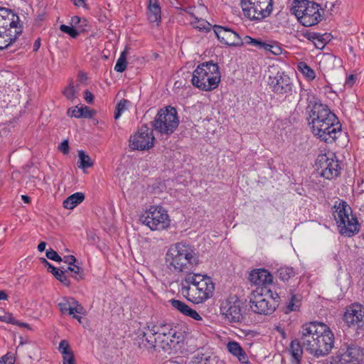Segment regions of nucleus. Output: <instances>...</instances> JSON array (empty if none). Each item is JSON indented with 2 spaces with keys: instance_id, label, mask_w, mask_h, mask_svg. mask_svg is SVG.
Wrapping results in <instances>:
<instances>
[{
  "instance_id": "f257e3e1",
  "label": "nucleus",
  "mask_w": 364,
  "mask_h": 364,
  "mask_svg": "<svg viewBox=\"0 0 364 364\" xmlns=\"http://www.w3.org/2000/svg\"><path fill=\"white\" fill-rule=\"evenodd\" d=\"M166 262L173 273H184L181 282V292L188 301L202 304L211 298L215 291V284L207 274L193 273L199 264L196 250L185 242L171 245L166 254Z\"/></svg>"
},
{
  "instance_id": "f03ea898",
  "label": "nucleus",
  "mask_w": 364,
  "mask_h": 364,
  "mask_svg": "<svg viewBox=\"0 0 364 364\" xmlns=\"http://www.w3.org/2000/svg\"><path fill=\"white\" fill-rule=\"evenodd\" d=\"M309 109V125L312 133L321 140L331 143L341 132V126L329 107L319 100L310 101Z\"/></svg>"
},
{
  "instance_id": "7ed1b4c3",
  "label": "nucleus",
  "mask_w": 364,
  "mask_h": 364,
  "mask_svg": "<svg viewBox=\"0 0 364 364\" xmlns=\"http://www.w3.org/2000/svg\"><path fill=\"white\" fill-rule=\"evenodd\" d=\"M299 334L301 335L304 349L314 357L327 355L333 347L334 334L323 323H306L301 326Z\"/></svg>"
},
{
  "instance_id": "20e7f679",
  "label": "nucleus",
  "mask_w": 364,
  "mask_h": 364,
  "mask_svg": "<svg viewBox=\"0 0 364 364\" xmlns=\"http://www.w3.org/2000/svg\"><path fill=\"white\" fill-rule=\"evenodd\" d=\"M220 72L217 63L208 61L200 64L193 73L192 84L202 91L215 89L220 82Z\"/></svg>"
},
{
  "instance_id": "39448f33",
  "label": "nucleus",
  "mask_w": 364,
  "mask_h": 364,
  "mask_svg": "<svg viewBox=\"0 0 364 364\" xmlns=\"http://www.w3.org/2000/svg\"><path fill=\"white\" fill-rule=\"evenodd\" d=\"M19 17L11 10L0 7V50L7 48L22 33Z\"/></svg>"
},
{
  "instance_id": "423d86ee",
  "label": "nucleus",
  "mask_w": 364,
  "mask_h": 364,
  "mask_svg": "<svg viewBox=\"0 0 364 364\" xmlns=\"http://www.w3.org/2000/svg\"><path fill=\"white\" fill-rule=\"evenodd\" d=\"M333 208V215L340 234L349 237L357 234L359 232V223L347 203L340 201Z\"/></svg>"
},
{
  "instance_id": "0eeeda50",
  "label": "nucleus",
  "mask_w": 364,
  "mask_h": 364,
  "mask_svg": "<svg viewBox=\"0 0 364 364\" xmlns=\"http://www.w3.org/2000/svg\"><path fill=\"white\" fill-rule=\"evenodd\" d=\"M291 11L304 26H311L321 21L323 9L314 1L294 0Z\"/></svg>"
},
{
  "instance_id": "6e6552de",
  "label": "nucleus",
  "mask_w": 364,
  "mask_h": 364,
  "mask_svg": "<svg viewBox=\"0 0 364 364\" xmlns=\"http://www.w3.org/2000/svg\"><path fill=\"white\" fill-rule=\"evenodd\" d=\"M273 296L272 291L264 287H257L252 291L250 297V308L258 314H271L279 304L277 294Z\"/></svg>"
},
{
  "instance_id": "1a4fd4ad",
  "label": "nucleus",
  "mask_w": 364,
  "mask_h": 364,
  "mask_svg": "<svg viewBox=\"0 0 364 364\" xmlns=\"http://www.w3.org/2000/svg\"><path fill=\"white\" fill-rule=\"evenodd\" d=\"M179 124L176 109L171 106L161 109L153 121V127L161 135H170Z\"/></svg>"
},
{
  "instance_id": "9d476101",
  "label": "nucleus",
  "mask_w": 364,
  "mask_h": 364,
  "mask_svg": "<svg viewBox=\"0 0 364 364\" xmlns=\"http://www.w3.org/2000/svg\"><path fill=\"white\" fill-rule=\"evenodd\" d=\"M243 14L250 21H260L269 16L273 9L272 0H241Z\"/></svg>"
},
{
  "instance_id": "9b49d317",
  "label": "nucleus",
  "mask_w": 364,
  "mask_h": 364,
  "mask_svg": "<svg viewBox=\"0 0 364 364\" xmlns=\"http://www.w3.org/2000/svg\"><path fill=\"white\" fill-rule=\"evenodd\" d=\"M140 220L151 230H164L170 225L167 211L162 206H150L140 216Z\"/></svg>"
},
{
  "instance_id": "f8f14e48",
  "label": "nucleus",
  "mask_w": 364,
  "mask_h": 364,
  "mask_svg": "<svg viewBox=\"0 0 364 364\" xmlns=\"http://www.w3.org/2000/svg\"><path fill=\"white\" fill-rule=\"evenodd\" d=\"M154 140L152 129L144 125L130 136L129 148L132 150H148L153 147Z\"/></svg>"
},
{
  "instance_id": "ddd939ff",
  "label": "nucleus",
  "mask_w": 364,
  "mask_h": 364,
  "mask_svg": "<svg viewBox=\"0 0 364 364\" xmlns=\"http://www.w3.org/2000/svg\"><path fill=\"white\" fill-rule=\"evenodd\" d=\"M315 166L320 175L326 179H333L340 174L341 167L338 161L326 154L318 155Z\"/></svg>"
},
{
  "instance_id": "4468645a",
  "label": "nucleus",
  "mask_w": 364,
  "mask_h": 364,
  "mask_svg": "<svg viewBox=\"0 0 364 364\" xmlns=\"http://www.w3.org/2000/svg\"><path fill=\"white\" fill-rule=\"evenodd\" d=\"M221 314L230 322H241L244 317L242 311V303L237 297H232L223 303L220 307Z\"/></svg>"
},
{
  "instance_id": "2eb2a0df",
  "label": "nucleus",
  "mask_w": 364,
  "mask_h": 364,
  "mask_svg": "<svg viewBox=\"0 0 364 364\" xmlns=\"http://www.w3.org/2000/svg\"><path fill=\"white\" fill-rule=\"evenodd\" d=\"M343 319L350 328L362 327L364 325V305L360 303H353L348 306L343 314Z\"/></svg>"
},
{
  "instance_id": "dca6fc26",
  "label": "nucleus",
  "mask_w": 364,
  "mask_h": 364,
  "mask_svg": "<svg viewBox=\"0 0 364 364\" xmlns=\"http://www.w3.org/2000/svg\"><path fill=\"white\" fill-rule=\"evenodd\" d=\"M213 31L220 43L229 46H242V38L235 31L228 27L215 25Z\"/></svg>"
},
{
  "instance_id": "f3484780",
  "label": "nucleus",
  "mask_w": 364,
  "mask_h": 364,
  "mask_svg": "<svg viewBox=\"0 0 364 364\" xmlns=\"http://www.w3.org/2000/svg\"><path fill=\"white\" fill-rule=\"evenodd\" d=\"M134 340L140 348H152L156 350V336L149 326L143 329H138Z\"/></svg>"
},
{
  "instance_id": "a211bd4d",
  "label": "nucleus",
  "mask_w": 364,
  "mask_h": 364,
  "mask_svg": "<svg viewBox=\"0 0 364 364\" xmlns=\"http://www.w3.org/2000/svg\"><path fill=\"white\" fill-rule=\"evenodd\" d=\"M151 331H154L155 334L168 336L169 337L177 339L183 338V332L180 327L171 322H161L154 325L151 327Z\"/></svg>"
},
{
  "instance_id": "6ab92c4d",
  "label": "nucleus",
  "mask_w": 364,
  "mask_h": 364,
  "mask_svg": "<svg viewBox=\"0 0 364 364\" xmlns=\"http://www.w3.org/2000/svg\"><path fill=\"white\" fill-rule=\"evenodd\" d=\"M363 359V350L356 344H350L347 347L338 360V364H360Z\"/></svg>"
},
{
  "instance_id": "aec40b11",
  "label": "nucleus",
  "mask_w": 364,
  "mask_h": 364,
  "mask_svg": "<svg viewBox=\"0 0 364 364\" xmlns=\"http://www.w3.org/2000/svg\"><path fill=\"white\" fill-rule=\"evenodd\" d=\"M249 280L252 284L258 286V287H262V286L271 284L273 277L265 269H256L250 273Z\"/></svg>"
},
{
  "instance_id": "412c9836",
  "label": "nucleus",
  "mask_w": 364,
  "mask_h": 364,
  "mask_svg": "<svg viewBox=\"0 0 364 364\" xmlns=\"http://www.w3.org/2000/svg\"><path fill=\"white\" fill-rule=\"evenodd\" d=\"M268 82L276 91H291L293 87L290 77L284 73H278L274 77L270 76Z\"/></svg>"
},
{
  "instance_id": "4be33fe9",
  "label": "nucleus",
  "mask_w": 364,
  "mask_h": 364,
  "mask_svg": "<svg viewBox=\"0 0 364 364\" xmlns=\"http://www.w3.org/2000/svg\"><path fill=\"white\" fill-rule=\"evenodd\" d=\"M60 312L63 314L72 315L73 314H82L84 308L79 304L74 299H63L58 304Z\"/></svg>"
},
{
  "instance_id": "5701e85b",
  "label": "nucleus",
  "mask_w": 364,
  "mask_h": 364,
  "mask_svg": "<svg viewBox=\"0 0 364 364\" xmlns=\"http://www.w3.org/2000/svg\"><path fill=\"white\" fill-rule=\"evenodd\" d=\"M156 349H162L164 351H168L176 344H178L183 339L173 338L168 336L155 334Z\"/></svg>"
},
{
  "instance_id": "b1692460",
  "label": "nucleus",
  "mask_w": 364,
  "mask_h": 364,
  "mask_svg": "<svg viewBox=\"0 0 364 364\" xmlns=\"http://www.w3.org/2000/svg\"><path fill=\"white\" fill-rule=\"evenodd\" d=\"M227 348L229 353L237 357L242 364H250L247 353L237 342H228L227 344Z\"/></svg>"
},
{
  "instance_id": "393cba45",
  "label": "nucleus",
  "mask_w": 364,
  "mask_h": 364,
  "mask_svg": "<svg viewBox=\"0 0 364 364\" xmlns=\"http://www.w3.org/2000/svg\"><path fill=\"white\" fill-rule=\"evenodd\" d=\"M161 6L159 0H149L147 18L151 23L161 21Z\"/></svg>"
},
{
  "instance_id": "a878e982",
  "label": "nucleus",
  "mask_w": 364,
  "mask_h": 364,
  "mask_svg": "<svg viewBox=\"0 0 364 364\" xmlns=\"http://www.w3.org/2000/svg\"><path fill=\"white\" fill-rule=\"evenodd\" d=\"M304 348L301 335L299 334V338L293 340L290 345L291 354L296 364H299L301 362Z\"/></svg>"
},
{
  "instance_id": "bb28decb",
  "label": "nucleus",
  "mask_w": 364,
  "mask_h": 364,
  "mask_svg": "<svg viewBox=\"0 0 364 364\" xmlns=\"http://www.w3.org/2000/svg\"><path fill=\"white\" fill-rule=\"evenodd\" d=\"M68 114L70 116L75 117L76 118H91L93 117L95 112L90 107L81 105L80 107L75 106L73 108H70L68 110Z\"/></svg>"
},
{
  "instance_id": "cd10ccee",
  "label": "nucleus",
  "mask_w": 364,
  "mask_h": 364,
  "mask_svg": "<svg viewBox=\"0 0 364 364\" xmlns=\"http://www.w3.org/2000/svg\"><path fill=\"white\" fill-rule=\"evenodd\" d=\"M219 359L210 353H198L194 355L189 364H218Z\"/></svg>"
},
{
  "instance_id": "c85d7f7f",
  "label": "nucleus",
  "mask_w": 364,
  "mask_h": 364,
  "mask_svg": "<svg viewBox=\"0 0 364 364\" xmlns=\"http://www.w3.org/2000/svg\"><path fill=\"white\" fill-rule=\"evenodd\" d=\"M85 199L84 193L81 192H77L68 196L63 201V207L66 209L72 210L75 208L77 205L81 203Z\"/></svg>"
},
{
  "instance_id": "c756f323",
  "label": "nucleus",
  "mask_w": 364,
  "mask_h": 364,
  "mask_svg": "<svg viewBox=\"0 0 364 364\" xmlns=\"http://www.w3.org/2000/svg\"><path fill=\"white\" fill-rule=\"evenodd\" d=\"M48 272H51L55 279L60 281L65 286L68 287L70 284V279L65 274L67 270L63 271L53 265H49Z\"/></svg>"
},
{
  "instance_id": "7c9ffc66",
  "label": "nucleus",
  "mask_w": 364,
  "mask_h": 364,
  "mask_svg": "<svg viewBox=\"0 0 364 364\" xmlns=\"http://www.w3.org/2000/svg\"><path fill=\"white\" fill-rule=\"evenodd\" d=\"M242 46L250 45L260 50H265V48H267V42L263 41L260 38H253L249 36H245L242 38Z\"/></svg>"
},
{
  "instance_id": "2f4dec72",
  "label": "nucleus",
  "mask_w": 364,
  "mask_h": 364,
  "mask_svg": "<svg viewBox=\"0 0 364 364\" xmlns=\"http://www.w3.org/2000/svg\"><path fill=\"white\" fill-rule=\"evenodd\" d=\"M78 167L80 168H87L92 166L93 162L91 158L85 154L84 151H78Z\"/></svg>"
},
{
  "instance_id": "473e14b6",
  "label": "nucleus",
  "mask_w": 364,
  "mask_h": 364,
  "mask_svg": "<svg viewBox=\"0 0 364 364\" xmlns=\"http://www.w3.org/2000/svg\"><path fill=\"white\" fill-rule=\"evenodd\" d=\"M294 274L295 272L292 267H283L277 270V276L282 281H288Z\"/></svg>"
},
{
  "instance_id": "72a5a7b5",
  "label": "nucleus",
  "mask_w": 364,
  "mask_h": 364,
  "mask_svg": "<svg viewBox=\"0 0 364 364\" xmlns=\"http://www.w3.org/2000/svg\"><path fill=\"white\" fill-rule=\"evenodd\" d=\"M127 50L125 49L122 52L119 58L117 60V63L114 66V70L117 72L122 73L127 68Z\"/></svg>"
},
{
  "instance_id": "f704fd0d",
  "label": "nucleus",
  "mask_w": 364,
  "mask_h": 364,
  "mask_svg": "<svg viewBox=\"0 0 364 364\" xmlns=\"http://www.w3.org/2000/svg\"><path fill=\"white\" fill-rule=\"evenodd\" d=\"M299 70L309 80L315 77V73L306 63L300 62L298 64Z\"/></svg>"
},
{
  "instance_id": "c9c22d12",
  "label": "nucleus",
  "mask_w": 364,
  "mask_h": 364,
  "mask_svg": "<svg viewBox=\"0 0 364 364\" xmlns=\"http://www.w3.org/2000/svg\"><path fill=\"white\" fill-rule=\"evenodd\" d=\"M170 303L171 304V306L179 311L181 313H182L183 315H186L189 306L185 304L184 302L176 300V299H171L170 300Z\"/></svg>"
},
{
  "instance_id": "e433bc0d",
  "label": "nucleus",
  "mask_w": 364,
  "mask_h": 364,
  "mask_svg": "<svg viewBox=\"0 0 364 364\" xmlns=\"http://www.w3.org/2000/svg\"><path fill=\"white\" fill-rule=\"evenodd\" d=\"M129 102L127 100H120L116 106V110L114 112V119H117L122 115V113L127 109V105Z\"/></svg>"
},
{
  "instance_id": "4c0bfd02",
  "label": "nucleus",
  "mask_w": 364,
  "mask_h": 364,
  "mask_svg": "<svg viewBox=\"0 0 364 364\" xmlns=\"http://www.w3.org/2000/svg\"><path fill=\"white\" fill-rule=\"evenodd\" d=\"M265 51H269L274 55H279L282 54V48L277 42L270 41L267 43V48H265Z\"/></svg>"
},
{
  "instance_id": "58836bf2",
  "label": "nucleus",
  "mask_w": 364,
  "mask_h": 364,
  "mask_svg": "<svg viewBox=\"0 0 364 364\" xmlns=\"http://www.w3.org/2000/svg\"><path fill=\"white\" fill-rule=\"evenodd\" d=\"M60 30L62 32L68 34L73 38H77L80 35V32L73 26H68L67 25L62 24L60 26Z\"/></svg>"
},
{
  "instance_id": "ea45409f",
  "label": "nucleus",
  "mask_w": 364,
  "mask_h": 364,
  "mask_svg": "<svg viewBox=\"0 0 364 364\" xmlns=\"http://www.w3.org/2000/svg\"><path fill=\"white\" fill-rule=\"evenodd\" d=\"M58 350L61 353L63 357H64V355L73 354L68 342L65 340H62L60 342Z\"/></svg>"
},
{
  "instance_id": "a19ab883",
  "label": "nucleus",
  "mask_w": 364,
  "mask_h": 364,
  "mask_svg": "<svg viewBox=\"0 0 364 364\" xmlns=\"http://www.w3.org/2000/svg\"><path fill=\"white\" fill-rule=\"evenodd\" d=\"M68 270L73 273V277L75 279L79 280L82 278V270L79 266L73 264L68 267L67 271Z\"/></svg>"
},
{
  "instance_id": "79ce46f5",
  "label": "nucleus",
  "mask_w": 364,
  "mask_h": 364,
  "mask_svg": "<svg viewBox=\"0 0 364 364\" xmlns=\"http://www.w3.org/2000/svg\"><path fill=\"white\" fill-rule=\"evenodd\" d=\"M309 39H312L317 48L322 49L325 46V43L323 42L322 37L318 33H313L310 36Z\"/></svg>"
},
{
  "instance_id": "37998d69",
  "label": "nucleus",
  "mask_w": 364,
  "mask_h": 364,
  "mask_svg": "<svg viewBox=\"0 0 364 364\" xmlns=\"http://www.w3.org/2000/svg\"><path fill=\"white\" fill-rule=\"evenodd\" d=\"M46 257L48 259L55 261V262H61L62 261V258L53 249H49L46 251Z\"/></svg>"
},
{
  "instance_id": "c03bdc74",
  "label": "nucleus",
  "mask_w": 364,
  "mask_h": 364,
  "mask_svg": "<svg viewBox=\"0 0 364 364\" xmlns=\"http://www.w3.org/2000/svg\"><path fill=\"white\" fill-rule=\"evenodd\" d=\"M185 316H189L196 321H202L201 316L194 309L191 307L188 308Z\"/></svg>"
},
{
  "instance_id": "a18cd8bd",
  "label": "nucleus",
  "mask_w": 364,
  "mask_h": 364,
  "mask_svg": "<svg viewBox=\"0 0 364 364\" xmlns=\"http://www.w3.org/2000/svg\"><path fill=\"white\" fill-rule=\"evenodd\" d=\"M357 80V77L355 75H350L346 80L345 82V89H351L353 85L355 84Z\"/></svg>"
},
{
  "instance_id": "49530a36",
  "label": "nucleus",
  "mask_w": 364,
  "mask_h": 364,
  "mask_svg": "<svg viewBox=\"0 0 364 364\" xmlns=\"http://www.w3.org/2000/svg\"><path fill=\"white\" fill-rule=\"evenodd\" d=\"M198 25L196 26V28H198L199 31H210L211 25L208 22L204 20H201L198 21Z\"/></svg>"
},
{
  "instance_id": "de8ad7c7",
  "label": "nucleus",
  "mask_w": 364,
  "mask_h": 364,
  "mask_svg": "<svg viewBox=\"0 0 364 364\" xmlns=\"http://www.w3.org/2000/svg\"><path fill=\"white\" fill-rule=\"evenodd\" d=\"M295 301L296 296L294 295L291 296V301L289 302L287 306L288 311H286V313H288L289 311H296L299 309V305L296 304Z\"/></svg>"
},
{
  "instance_id": "09e8293b",
  "label": "nucleus",
  "mask_w": 364,
  "mask_h": 364,
  "mask_svg": "<svg viewBox=\"0 0 364 364\" xmlns=\"http://www.w3.org/2000/svg\"><path fill=\"white\" fill-rule=\"evenodd\" d=\"M59 150L63 154H66L69 151V144L67 140H64L58 146Z\"/></svg>"
},
{
  "instance_id": "8fccbe9b",
  "label": "nucleus",
  "mask_w": 364,
  "mask_h": 364,
  "mask_svg": "<svg viewBox=\"0 0 364 364\" xmlns=\"http://www.w3.org/2000/svg\"><path fill=\"white\" fill-rule=\"evenodd\" d=\"M63 364H76L74 354L64 355L63 357Z\"/></svg>"
},
{
  "instance_id": "3c124183",
  "label": "nucleus",
  "mask_w": 364,
  "mask_h": 364,
  "mask_svg": "<svg viewBox=\"0 0 364 364\" xmlns=\"http://www.w3.org/2000/svg\"><path fill=\"white\" fill-rule=\"evenodd\" d=\"M15 318L11 314H6L4 316H0V321H4L8 323L14 324Z\"/></svg>"
},
{
  "instance_id": "603ef678",
  "label": "nucleus",
  "mask_w": 364,
  "mask_h": 364,
  "mask_svg": "<svg viewBox=\"0 0 364 364\" xmlns=\"http://www.w3.org/2000/svg\"><path fill=\"white\" fill-rule=\"evenodd\" d=\"M62 261L70 266L75 264L76 259L73 255H67L62 258Z\"/></svg>"
},
{
  "instance_id": "864d4df0",
  "label": "nucleus",
  "mask_w": 364,
  "mask_h": 364,
  "mask_svg": "<svg viewBox=\"0 0 364 364\" xmlns=\"http://www.w3.org/2000/svg\"><path fill=\"white\" fill-rule=\"evenodd\" d=\"M87 80V73L80 71L77 75V82L80 84H85Z\"/></svg>"
},
{
  "instance_id": "5fc2aeb1",
  "label": "nucleus",
  "mask_w": 364,
  "mask_h": 364,
  "mask_svg": "<svg viewBox=\"0 0 364 364\" xmlns=\"http://www.w3.org/2000/svg\"><path fill=\"white\" fill-rule=\"evenodd\" d=\"M85 97H84V99L85 100L89 103V104H92L93 100H94V95H92V92H85Z\"/></svg>"
},
{
  "instance_id": "6e6d98bb",
  "label": "nucleus",
  "mask_w": 364,
  "mask_h": 364,
  "mask_svg": "<svg viewBox=\"0 0 364 364\" xmlns=\"http://www.w3.org/2000/svg\"><path fill=\"white\" fill-rule=\"evenodd\" d=\"M325 9H327L328 11H332L333 8L334 7V1L333 0H328L326 1L324 5Z\"/></svg>"
},
{
  "instance_id": "4d7b16f0",
  "label": "nucleus",
  "mask_w": 364,
  "mask_h": 364,
  "mask_svg": "<svg viewBox=\"0 0 364 364\" xmlns=\"http://www.w3.org/2000/svg\"><path fill=\"white\" fill-rule=\"evenodd\" d=\"M14 325H16V326H18L19 327L26 328H28L29 330H31V328L30 327L28 323H24V322H21V321H17L16 319L14 320Z\"/></svg>"
},
{
  "instance_id": "13d9d810",
  "label": "nucleus",
  "mask_w": 364,
  "mask_h": 364,
  "mask_svg": "<svg viewBox=\"0 0 364 364\" xmlns=\"http://www.w3.org/2000/svg\"><path fill=\"white\" fill-rule=\"evenodd\" d=\"M80 21H81V19L77 16H74L71 18V25L73 27L77 26V24H79L80 23Z\"/></svg>"
},
{
  "instance_id": "bf43d9fd",
  "label": "nucleus",
  "mask_w": 364,
  "mask_h": 364,
  "mask_svg": "<svg viewBox=\"0 0 364 364\" xmlns=\"http://www.w3.org/2000/svg\"><path fill=\"white\" fill-rule=\"evenodd\" d=\"M41 47V38H38L35 42H34V44H33V52H36L38 50V49L40 48Z\"/></svg>"
},
{
  "instance_id": "052dcab7",
  "label": "nucleus",
  "mask_w": 364,
  "mask_h": 364,
  "mask_svg": "<svg viewBox=\"0 0 364 364\" xmlns=\"http://www.w3.org/2000/svg\"><path fill=\"white\" fill-rule=\"evenodd\" d=\"M73 1V4L80 7L83 6L85 5V0H72Z\"/></svg>"
},
{
  "instance_id": "680f3d73",
  "label": "nucleus",
  "mask_w": 364,
  "mask_h": 364,
  "mask_svg": "<svg viewBox=\"0 0 364 364\" xmlns=\"http://www.w3.org/2000/svg\"><path fill=\"white\" fill-rule=\"evenodd\" d=\"M8 295L4 290L0 291V300H7Z\"/></svg>"
},
{
  "instance_id": "e2e57ef3",
  "label": "nucleus",
  "mask_w": 364,
  "mask_h": 364,
  "mask_svg": "<svg viewBox=\"0 0 364 364\" xmlns=\"http://www.w3.org/2000/svg\"><path fill=\"white\" fill-rule=\"evenodd\" d=\"M7 360H8V358H7V355H4L2 358H1V360H0V364H14L13 362H9L7 363Z\"/></svg>"
},
{
  "instance_id": "0e129e2a",
  "label": "nucleus",
  "mask_w": 364,
  "mask_h": 364,
  "mask_svg": "<svg viewBox=\"0 0 364 364\" xmlns=\"http://www.w3.org/2000/svg\"><path fill=\"white\" fill-rule=\"evenodd\" d=\"M46 242H40V243L38 244V251H39V252H43V251H44V250H45V248H46Z\"/></svg>"
},
{
  "instance_id": "69168bd1",
  "label": "nucleus",
  "mask_w": 364,
  "mask_h": 364,
  "mask_svg": "<svg viewBox=\"0 0 364 364\" xmlns=\"http://www.w3.org/2000/svg\"><path fill=\"white\" fill-rule=\"evenodd\" d=\"M21 199L23 200V201L25 203H29L31 202V198L29 196H26V195H22L21 196Z\"/></svg>"
},
{
  "instance_id": "338daca9",
  "label": "nucleus",
  "mask_w": 364,
  "mask_h": 364,
  "mask_svg": "<svg viewBox=\"0 0 364 364\" xmlns=\"http://www.w3.org/2000/svg\"><path fill=\"white\" fill-rule=\"evenodd\" d=\"M41 263L45 265L47 270H48V266L52 265L50 263H49L45 258H41Z\"/></svg>"
},
{
  "instance_id": "774afa93",
  "label": "nucleus",
  "mask_w": 364,
  "mask_h": 364,
  "mask_svg": "<svg viewBox=\"0 0 364 364\" xmlns=\"http://www.w3.org/2000/svg\"><path fill=\"white\" fill-rule=\"evenodd\" d=\"M77 314H73L71 316L75 319H77L80 323H81L82 317L79 315H77Z\"/></svg>"
}]
</instances>
